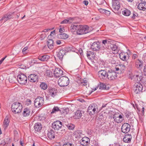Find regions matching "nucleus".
I'll use <instances>...</instances> for the list:
<instances>
[{
  "instance_id": "nucleus-1",
  "label": "nucleus",
  "mask_w": 146,
  "mask_h": 146,
  "mask_svg": "<svg viewBox=\"0 0 146 146\" xmlns=\"http://www.w3.org/2000/svg\"><path fill=\"white\" fill-rule=\"evenodd\" d=\"M22 108L21 104L18 102H15L11 106L12 111L15 113H20Z\"/></svg>"
},
{
  "instance_id": "nucleus-2",
  "label": "nucleus",
  "mask_w": 146,
  "mask_h": 146,
  "mask_svg": "<svg viewBox=\"0 0 146 146\" xmlns=\"http://www.w3.org/2000/svg\"><path fill=\"white\" fill-rule=\"evenodd\" d=\"M89 32V27L88 26L78 25L76 33L78 35H81Z\"/></svg>"
},
{
  "instance_id": "nucleus-3",
  "label": "nucleus",
  "mask_w": 146,
  "mask_h": 146,
  "mask_svg": "<svg viewBox=\"0 0 146 146\" xmlns=\"http://www.w3.org/2000/svg\"><path fill=\"white\" fill-rule=\"evenodd\" d=\"M58 83L59 86L61 87L67 86L69 83V79L66 76L61 77L58 80Z\"/></svg>"
},
{
  "instance_id": "nucleus-4",
  "label": "nucleus",
  "mask_w": 146,
  "mask_h": 146,
  "mask_svg": "<svg viewBox=\"0 0 146 146\" xmlns=\"http://www.w3.org/2000/svg\"><path fill=\"white\" fill-rule=\"evenodd\" d=\"M98 110V107L96 104H91L88 107V111L90 115H93L96 113Z\"/></svg>"
},
{
  "instance_id": "nucleus-5",
  "label": "nucleus",
  "mask_w": 146,
  "mask_h": 146,
  "mask_svg": "<svg viewBox=\"0 0 146 146\" xmlns=\"http://www.w3.org/2000/svg\"><path fill=\"white\" fill-rule=\"evenodd\" d=\"M44 102V100L43 98L39 96L35 99L34 102V105L36 108H39L43 105Z\"/></svg>"
},
{
  "instance_id": "nucleus-6",
  "label": "nucleus",
  "mask_w": 146,
  "mask_h": 146,
  "mask_svg": "<svg viewBox=\"0 0 146 146\" xmlns=\"http://www.w3.org/2000/svg\"><path fill=\"white\" fill-rule=\"evenodd\" d=\"M143 87L141 84L139 83H135L133 86V90L136 94H139L142 92Z\"/></svg>"
},
{
  "instance_id": "nucleus-7",
  "label": "nucleus",
  "mask_w": 146,
  "mask_h": 146,
  "mask_svg": "<svg viewBox=\"0 0 146 146\" xmlns=\"http://www.w3.org/2000/svg\"><path fill=\"white\" fill-rule=\"evenodd\" d=\"M18 82L21 84H25L27 83V79L26 76L23 74H19L17 76Z\"/></svg>"
},
{
  "instance_id": "nucleus-8",
  "label": "nucleus",
  "mask_w": 146,
  "mask_h": 146,
  "mask_svg": "<svg viewBox=\"0 0 146 146\" xmlns=\"http://www.w3.org/2000/svg\"><path fill=\"white\" fill-rule=\"evenodd\" d=\"M117 72H115L112 70H108L107 72L106 77L110 80H114L117 78Z\"/></svg>"
},
{
  "instance_id": "nucleus-9",
  "label": "nucleus",
  "mask_w": 146,
  "mask_h": 146,
  "mask_svg": "<svg viewBox=\"0 0 146 146\" xmlns=\"http://www.w3.org/2000/svg\"><path fill=\"white\" fill-rule=\"evenodd\" d=\"M62 126V122L59 121H56L52 124V127L55 130H58L60 129Z\"/></svg>"
},
{
  "instance_id": "nucleus-10",
  "label": "nucleus",
  "mask_w": 146,
  "mask_h": 146,
  "mask_svg": "<svg viewBox=\"0 0 146 146\" xmlns=\"http://www.w3.org/2000/svg\"><path fill=\"white\" fill-rule=\"evenodd\" d=\"M113 41L110 39H106L102 40V44L101 47V50H104L107 48V46H109L110 44H112Z\"/></svg>"
},
{
  "instance_id": "nucleus-11",
  "label": "nucleus",
  "mask_w": 146,
  "mask_h": 146,
  "mask_svg": "<svg viewBox=\"0 0 146 146\" xmlns=\"http://www.w3.org/2000/svg\"><path fill=\"white\" fill-rule=\"evenodd\" d=\"M115 121L117 123H121L123 120V117L120 115H119L118 113H115L113 115V117Z\"/></svg>"
},
{
  "instance_id": "nucleus-12",
  "label": "nucleus",
  "mask_w": 146,
  "mask_h": 146,
  "mask_svg": "<svg viewBox=\"0 0 146 146\" xmlns=\"http://www.w3.org/2000/svg\"><path fill=\"white\" fill-rule=\"evenodd\" d=\"M101 47L99 42H95L91 45V48L93 51L98 50L101 49Z\"/></svg>"
},
{
  "instance_id": "nucleus-13",
  "label": "nucleus",
  "mask_w": 146,
  "mask_h": 146,
  "mask_svg": "<svg viewBox=\"0 0 146 146\" xmlns=\"http://www.w3.org/2000/svg\"><path fill=\"white\" fill-rule=\"evenodd\" d=\"M130 125L128 123H124L122 126L121 131L124 133H127L130 131Z\"/></svg>"
},
{
  "instance_id": "nucleus-14",
  "label": "nucleus",
  "mask_w": 146,
  "mask_h": 146,
  "mask_svg": "<svg viewBox=\"0 0 146 146\" xmlns=\"http://www.w3.org/2000/svg\"><path fill=\"white\" fill-rule=\"evenodd\" d=\"M126 68L125 66L123 64H119L118 67L115 68V70L117 71V73H123Z\"/></svg>"
},
{
  "instance_id": "nucleus-15",
  "label": "nucleus",
  "mask_w": 146,
  "mask_h": 146,
  "mask_svg": "<svg viewBox=\"0 0 146 146\" xmlns=\"http://www.w3.org/2000/svg\"><path fill=\"white\" fill-rule=\"evenodd\" d=\"M90 139L87 137H83L80 140V143L83 146H87L89 144Z\"/></svg>"
},
{
  "instance_id": "nucleus-16",
  "label": "nucleus",
  "mask_w": 146,
  "mask_h": 146,
  "mask_svg": "<svg viewBox=\"0 0 146 146\" xmlns=\"http://www.w3.org/2000/svg\"><path fill=\"white\" fill-rule=\"evenodd\" d=\"M54 73L55 77L58 78L63 75V71L60 68H56L55 69Z\"/></svg>"
},
{
  "instance_id": "nucleus-17",
  "label": "nucleus",
  "mask_w": 146,
  "mask_h": 146,
  "mask_svg": "<svg viewBox=\"0 0 146 146\" xmlns=\"http://www.w3.org/2000/svg\"><path fill=\"white\" fill-rule=\"evenodd\" d=\"M112 8L115 11H118L120 7V4L119 1L112 2Z\"/></svg>"
},
{
  "instance_id": "nucleus-18",
  "label": "nucleus",
  "mask_w": 146,
  "mask_h": 146,
  "mask_svg": "<svg viewBox=\"0 0 146 146\" xmlns=\"http://www.w3.org/2000/svg\"><path fill=\"white\" fill-rule=\"evenodd\" d=\"M107 72L105 70H101L99 71L98 73L99 77L100 79H105L106 77Z\"/></svg>"
},
{
  "instance_id": "nucleus-19",
  "label": "nucleus",
  "mask_w": 146,
  "mask_h": 146,
  "mask_svg": "<svg viewBox=\"0 0 146 146\" xmlns=\"http://www.w3.org/2000/svg\"><path fill=\"white\" fill-rule=\"evenodd\" d=\"M119 58L122 60L127 61L129 59V56L127 54L124 52H121L119 54Z\"/></svg>"
},
{
  "instance_id": "nucleus-20",
  "label": "nucleus",
  "mask_w": 146,
  "mask_h": 146,
  "mask_svg": "<svg viewBox=\"0 0 146 146\" xmlns=\"http://www.w3.org/2000/svg\"><path fill=\"white\" fill-rule=\"evenodd\" d=\"M38 76L36 75L31 74L28 77V79L30 82H34L38 80Z\"/></svg>"
},
{
  "instance_id": "nucleus-21",
  "label": "nucleus",
  "mask_w": 146,
  "mask_h": 146,
  "mask_svg": "<svg viewBox=\"0 0 146 146\" xmlns=\"http://www.w3.org/2000/svg\"><path fill=\"white\" fill-rule=\"evenodd\" d=\"M49 93L51 96L54 97L57 94V90L54 88H50L48 89Z\"/></svg>"
},
{
  "instance_id": "nucleus-22",
  "label": "nucleus",
  "mask_w": 146,
  "mask_h": 146,
  "mask_svg": "<svg viewBox=\"0 0 146 146\" xmlns=\"http://www.w3.org/2000/svg\"><path fill=\"white\" fill-rule=\"evenodd\" d=\"M50 56L46 55L39 56L38 57V59L42 61H46L50 58Z\"/></svg>"
},
{
  "instance_id": "nucleus-23",
  "label": "nucleus",
  "mask_w": 146,
  "mask_h": 146,
  "mask_svg": "<svg viewBox=\"0 0 146 146\" xmlns=\"http://www.w3.org/2000/svg\"><path fill=\"white\" fill-rule=\"evenodd\" d=\"M143 62L141 60L139 59L136 60L135 62V66L137 68L141 70L143 66Z\"/></svg>"
},
{
  "instance_id": "nucleus-24",
  "label": "nucleus",
  "mask_w": 146,
  "mask_h": 146,
  "mask_svg": "<svg viewBox=\"0 0 146 146\" xmlns=\"http://www.w3.org/2000/svg\"><path fill=\"white\" fill-rule=\"evenodd\" d=\"M48 137L50 139L55 138V134L54 131L50 130L48 131L47 134Z\"/></svg>"
},
{
  "instance_id": "nucleus-25",
  "label": "nucleus",
  "mask_w": 146,
  "mask_h": 146,
  "mask_svg": "<svg viewBox=\"0 0 146 146\" xmlns=\"http://www.w3.org/2000/svg\"><path fill=\"white\" fill-rule=\"evenodd\" d=\"M137 7L140 10L145 11L146 9V3L143 2L139 4Z\"/></svg>"
},
{
  "instance_id": "nucleus-26",
  "label": "nucleus",
  "mask_w": 146,
  "mask_h": 146,
  "mask_svg": "<svg viewBox=\"0 0 146 146\" xmlns=\"http://www.w3.org/2000/svg\"><path fill=\"white\" fill-rule=\"evenodd\" d=\"M65 54V51L62 49L60 50L58 52L57 54V56L60 61L62 60L63 57Z\"/></svg>"
},
{
  "instance_id": "nucleus-27",
  "label": "nucleus",
  "mask_w": 146,
  "mask_h": 146,
  "mask_svg": "<svg viewBox=\"0 0 146 146\" xmlns=\"http://www.w3.org/2000/svg\"><path fill=\"white\" fill-rule=\"evenodd\" d=\"M132 138V136L131 135L127 134H126L123 138V141L126 143L130 142Z\"/></svg>"
},
{
  "instance_id": "nucleus-28",
  "label": "nucleus",
  "mask_w": 146,
  "mask_h": 146,
  "mask_svg": "<svg viewBox=\"0 0 146 146\" xmlns=\"http://www.w3.org/2000/svg\"><path fill=\"white\" fill-rule=\"evenodd\" d=\"M12 17V15L11 14L9 13L4 15L0 21H2L4 20V22H5L11 18Z\"/></svg>"
},
{
  "instance_id": "nucleus-29",
  "label": "nucleus",
  "mask_w": 146,
  "mask_h": 146,
  "mask_svg": "<svg viewBox=\"0 0 146 146\" xmlns=\"http://www.w3.org/2000/svg\"><path fill=\"white\" fill-rule=\"evenodd\" d=\"M34 128L35 131L39 132L42 129V126L40 123H36L34 126Z\"/></svg>"
},
{
  "instance_id": "nucleus-30",
  "label": "nucleus",
  "mask_w": 146,
  "mask_h": 146,
  "mask_svg": "<svg viewBox=\"0 0 146 146\" xmlns=\"http://www.w3.org/2000/svg\"><path fill=\"white\" fill-rule=\"evenodd\" d=\"M54 41L52 39H49L47 41V45L48 48L50 49H52L54 47Z\"/></svg>"
},
{
  "instance_id": "nucleus-31",
  "label": "nucleus",
  "mask_w": 146,
  "mask_h": 146,
  "mask_svg": "<svg viewBox=\"0 0 146 146\" xmlns=\"http://www.w3.org/2000/svg\"><path fill=\"white\" fill-rule=\"evenodd\" d=\"M57 37L59 38L65 39L68 37V35L65 33H62L58 34Z\"/></svg>"
},
{
  "instance_id": "nucleus-32",
  "label": "nucleus",
  "mask_w": 146,
  "mask_h": 146,
  "mask_svg": "<svg viewBox=\"0 0 146 146\" xmlns=\"http://www.w3.org/2000/svg\"><path fill=\"white\" fill-rule=\"evenodd\" d=\"M82 115L81 111L80 110H77L75 113L74 116V117L75 119H78L80 118Z\"/></svg>"
},
{
  "instance_id": "nucleus-33",
  "label": "nucleus",
  "mask_w": 146,
  "mask_h": 146,
  "mask_svg": "<svg viewBox=\"0 0 146 146\" xmlns=\"http://www.w3.org/2000/svg\"><path fill=\"white\" fill-rule=\"evenodd\" d=\"M74 135L76 138L79 139L82 137L83 134L79 130H77L74 133Z\"/></svg>"
},
{
  "instance_id": "nucleus-34",
  "label": "nucleus",
  "mask_w": 146,
  "mask_h": 146,
  "mask_svg": "<svg viewBox=\"0 0 146 146\" xmlns=\"http://www.w3.org/2000/svg\"><path fill=\"white\" fill-rule=\"evenodd\" d=\"M110 48L111 49L114 51L113 52L114 53H117L118 52L117 47V45L115 44H110Z\"/></svg>"
},
{
  "instance_id": "nucleus-35",
  "label": "nucleus",
  "mask_w": 146,
  "mask_h": 146,
  "mask_svg": "<svg viewBox=\"0 0 146 146\" xmlns=\"http://www.w3.org/2000/svg\"><path fill=\"white\" fill-rule=\"evenodd\" d=\"M30 110L29 108H26L24 109L23 113V115L24 117L28 116L30 115Z\"/></svg>"
},
{
  "instance_id": "nucleus-36",
  "label": "nucleus",
  "mask_w": 146,
  "mask_h": 146,
  "mask_svg": "<svg viewBox=\"0 0 146 146\" xmlns=\"http://www.w3.org/2000/svg\"><path fill=\"white\" fill-rule=\"evenodd\" d=\"M100 89L101 90H108L109 89V87L108 85H106L104 83H100Z\"/></svg>"
},
{
  "instance_id": "nucleus-37",
  "label": "nucleus",
  "mask_w": 146,
  "mask_h": 146,
  "mask_svg": "<svg viewBox=\"0 0 146 146\" xmlns=\"http://www.w3.org/2000/svg\"><path fill=\"white\" fill-rule=\"evenodd\" d=\"M122 14L125 16H129L131 14V11L127 9H125L124 10L122 11Z\"/></svg>"
},
{
  "instance_id": "nucleus-38",
  "label": "nucleus",
  "mask_w": 146,
  "mask_h": 146,
  "mask_svg": "<svg viewBox=\"0 0 146 146\" xmlns=\"http://www.w3.org/2000/svg\"><path fill=\"white\" fill-rule=\"evenodd\" d=\"M9 120L8 117H6L5 118L3 122L4 127H5L4 128L5 129L7 128L9 125Z\"/></svg>"
},
{
  "instance_id": "nucleus-39",
  "label": "nucleus",
  "mask_w": 146,
  "mask_h": 146,
  "mask_svg": "<svg viewBox=\"0 0 146 146\" xmlns=\"http://www.w3.org/2000/svg\"><path fill=\"white\" fill-rule=\"evenodd\" d=\"M78 25H71L70 27V30L71 32H74L77 31Z\"/></svg>"
},
{
  "instance_id": "nucleus-40",
  "label": "nucleus",
  "mask_w": 146,
  "mask_h": 146,
  "mask_svg": "<svg viewBox=\"0 0 146 146\" xmlns=\"http://www.w3.org/2000/svg\"><path fill=\"white\" fill-rule=\"evenodd\" d=\"M125 116L126 117L128 118L129 117H133V114L131 112H130L128 111H126L125 113Z\"/></svg>"
},
{
  "instance_id": "nucleus-41",
  "label": "nucleus",
  "mask_w": 146,
  "mask_h": 146,
  "mask_svg": "<svg viewBox=\"0 0 146 146\" xmlns=\"http://www.w3.org/2000/svg\"><path fill=\"white\" fill-rule=\"evenodd\" d=\"M40 87L42 89L46 90L47 89L48 86L46 83L42 82L40 84Z\"/></svg>"
},
{
  "instance_id": "nucleus-42",
  "label": "nucleus",
  "mask_w": 146,
  "mask_h": 146,
  "mask_svg": "<svg viewBox=\"0 0 146 146\" xmlns=\"http://www.w3.org/2000/svg\"><path fill=\"white\" fill-rule=\"evenodd\" d=\"M16 78L13 75L10 76L9 78V80L10 82L13 83L15 82Z\"/></svg>"
},
{
  "instance_id": "nucleus-43",
  "label": "nucleus",
  "mask_w": 146,
  "mask_h": 146,
  "mask_svg": "<svg viewBox=\"0 0 146 146\" xmlns=\"http://www.w3.org/2000/svg\"><path fill=\"white\" fill-rule=\"evenodd\" d=\"M66 125L68 128L70 130H73L74 129L75 127L74 125L72 123L67 124H66Z\"/></svg>"
},
{
  "instance_id": "nucleus-44",
  "label": "nucleus",
  "mask_w": 146,
  "mask_h": 146,
  "mask_svg": "<svg viewBox=\"0 0 146 146\" xmlns=\"http://www.w3.org/2000/svg\"><path fill=\"white\" fill-rule=\"evenodd\" d=\"M66 48L67 50L68 51H72V52H74V51L75 50V48L72 46H68Z\"/></svg>"
},
{
  "instance_id": "nucleus-45",
  "label": "nucleus",
  "mask_w": 146,
  "mask_h": 146,
  "mask_svg": "<svg viewBox=\"0 0 146 146\" xmlns=\"http://www.w3.org/2000/svg\"><path fill=\"white\" fill-rule=\"evenodd\" d=\"M72 19L71 18H68V19H65L62 21H61L60 23L61 24H67V23H70L71 22L70 21V20Z\"/></svg>"
},
{
  "instance_id": "nucleus-46",
  "label": "nucleus",
  "mask_w": 146,
  "mask_h": 146,
  "mask_svg": "<svg viewBox=\"0 0 146 146\" xmlns=\"http://www.w3.org/2000/svg\"><path fill=\"white\" fill-rule=\"evenodd\" d=\"M59 111L60 109L58 107H54L52 109V111L51 112V113H53L56 111Z\"/></svg>"
},
{
  "instance_id": "nucleus-47",
  "label": "nucleus",
  "mask_w": 146,
  "mask_h": 146,
  "mask_svg": "<svg viewBox=\"0 0 146 146\" xmlns=\"http://www.w3.org/2000/svg\"><path fill=\"white\" fill-rule=\"evenodd\" d=\"M94 53L93 52L91 51H88L87 53V56L88 58L91 59V58L90 57V56L94 55Z\"/></svg>"
},
{
  "instance_id": "nucleus-48",
  "label": "nucleus",
  "mask_w": 146,
  "mask_h": 146,
  "mask_svg": "<svg viewBox=\"0 0 146 146\" xmlns=\"http://www.w3.org/2000/svg\"><path fill=\"white\" fill-rule=\"evenodd\" d=\"M46 76H47L48 77H51L52 74L51 72L49 70H47L46 71Z\"/></svg>"
},
{
  "instance_id": "nucleus-49",
  "label": "nucleus",
  "mask_w": 146,
  "mask_h": 146,
  "mask_svg": "<svg viewBox=\"0 0 146 146\" xmlns=\"http://www.w3.org/2000/svg\"><path fill=\"white\" fill-rule=\"evenodd\" d=\"M62 146H74L72 143L68 142L65 143Z\"/></svg>"
},
{
  "instance_id": "nucleus-50",
  "label": "nucleus",
  "mask_w": 146,
  "mask_h": 146,
  "mask_svg": "<svg viewBox=\"0 0 146 146\" xmlns=\"http://www.w3.org/2000/svg\"><path fill=\"white\" fill-rule=\"evenodd\" d=\"M28 48V47L27 46L23 48L22 50V52L23 54H25L27 53L28 52L27 50Z\"/></svg>"
},
{
  "instance_id": "nucleus-51",
  "label": "nucleus",
  "mask_w": 146,
  "mask_h": 146,
  "mask_svg": "<svg viewBox=\"0 0 146 146\" xmlns=\"http://www.w3.org/2000/svg\"><path fill=\"white\" fill-rule=\"evenodd\" d=\"M133 77L135 78V80H137L138 81L140 80L139 76L138 75H135L133 76Z\"/></svg>"
},
{
  "instance_id": "nucleus-52",
  "label": "nucleus",
  "mask_w": 146,
  "mask_h": 146,
  "mask_svg": "<svg viewBox=\"0 0 146 146\" xmlns=\"http://www.w3.org/2000/svg\"><path fill=\"white\" fill-rule=\"evenodd\" d=\"M105 10L106 9H102V8H100V9H98V10L101 13L104 14V12H105Z\"/></svg>"
},
{
  "instance_id": "nucleus-53",
  "label": "nucleus",
  "mask_w": 146,
  "mask_h": 146,
  "mask_svg": "<svg viewBox=\"0 0 146 146\" xmlns=\"http://www.w3.org/2000/svg\"><path fill=\"white\" fill-rule=\"evenodd\" d=\"M138 16V15L136 12H134L133 13V15L131 17V18L133 19H134L136 17Z\"/></svg>"
},
{
  "instance_id": "nucleus-54",
  "label": "nucleus",
  "mask_w": 146,
  "mask_h": 146,
  "mask_svg": "<svg viewBox=\"0 0 146 146\" xmlns=\"http://www.w3.org/2000/svg\"><path fill=\"white\" fill-rule=\"evenodd\" d=\"M105 12H104V14L106 15L107 16H109L110 14V11L105 10Z\"/></svg>"
},
{
  "instance_id": "nucleus-55",
  "label": "nucleus",
  "mask_w": 146,
  "mask_h": 146,
  "mask_svg": "<svg viewBox=\"0 0 146 146\" xmlns=\"http://www.w3.org/2000/svg\"><path fill=\"white\" fill-rule=\"evenodd\" d=\"M65 29L64 27L60 28L59 29V31L60 33H63Z\"/></svg>"
},
{
  "instance_id": "nucleus-56",
  "label": "nucleus",
  "mask_w": 146,
  "mask_h": 146,
  "mask_svg": "<svg viewBox=\"0 0 146 146\" xmlns=\"http://www.w3.org/2000/svg\"><path fill=\"white\" fill-rule=\"evenodd\" d=\"M46 34L44 33V34H41L40 35V38L41 40H43L46 37Z\"/></svg>"
},
{
  "instance_id": "nucleus-57",
  "label": "nucleus",
  "mask_w": 146,
  "mask_h": 146,
  "mask_svg": "<svg viewBox=\"0 0 146 146\" xmlns=\"http://www.w3.org/2000/svg\"><path fill=\"white\" fill-rule=\"evenodd\" d=\"M83 3L85 5L87 6L88 4V2L87 0H84L83 1Z\"/></svg>"
},
{
  "instance_id": "nucleus-58",
  "label": "nucleus",
  "mask_w": 146,
  "mask_h": 146,
  "mask_svg": "<svg viewBox=\"0 0 146 146\" xmlns=\"http://www.w3.org/2000/svg\"><path fill=\"white\" fill-rule=\"evenodd\" d=\"M27 102L28 104H30L31 103V101L29 99H28L27 100Z\"/></svg>"
},
{
  "instance_id": "nucleus-59",
  "label": "nucleus",
  "mask_w": 146,
  "mask_h": 146,
  "mask_svg": "<svg viewBox=\"0 0 146 146\" xmlns=\"http://www.w3.org/2000/svg\"><path fill=\"white\" fill-rule=\"evenodd\" d=\"M61 42L60 40H57L56 42V43L57 44H61Z\"/></svg>"
},
{
  "instance_id": "nucleus-60",
  "label": "nucleus",
  "mask_w": 146,
  "mask_h": 146,
  "mask_svg": "<svg viewBox=\"0 0 146 146\" xmlns=\"http://www.w3.org/2000/svg\"><path fill=\"white\" fill-rule=\"evenodd\" d=\"M50 30V29H45L42 31V32H46Z\"/></svg>"
},
{
  "instance_id": "nucleus-61",
  "label": "nucleus",
  "mask_w": 146,
  "mask_h": 146,
  "mask_svg": "<svg viewBox=\"0 0 146 146\" xmlns=\"http://www.w3.org/2000/svg\"><path fill=\"white\" fill-rule=\"evenodd\" d=\"M79 51L80 54L81 55H82V52H83L82 50L81 49H80L79 50Z\"/></svg>"
},
{
  "instance_id": "nucleus-62",
  "label": "nucleus",
  "mask_w": 146,
  "mask_h": 146,
  "mask_svg": "<svg viewBox=\"0 0 146 146\" xmlns=\"http://www.w3.org/2000/svg\"><path fill=\"white\" fill-rule=\"evenodd\" d=\"M143 70L144 72L146 73V66H144Z\"/></svg>"
},
{
  "instance_id": "nucleus-63",
  "label": "nucleus",
  "mask_w": 146,
  "mask_h": 146,
  "mask_svg": "<svg viewBox=\"0 0 146 146\" xmlns=\"http://www.w3.org/2000/svg\"><path fill=\"white\" fill-rule=\"evenodd\" d=\"M7 56H5L3 58L1 59V61L2 62L3 61V60H5V59L6 58Z\"/></svg>"
},
{
  "instance_id": "nucleus-64",
  "label": "nucleus",
  "mask_w": 146,
  "mask_h": 146,
  "mask_svg": "<svg viewBox=\"0 0 146 146\" xmlns=\"http://www.w3.org/2000/svg\"><path fill=\"white\" fill-rule=\"evenodd\" d=\"M95 54H94V55H91V56H90V57H92V58H95Z\"/></svg>"
}]
</instances>
